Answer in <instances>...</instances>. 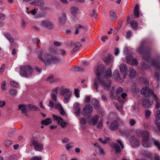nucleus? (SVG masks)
<instances>
[{"instance_id": "nucleus-21", "label": "nucleus", "mask_w": 160, "mask_h": 160, "mask_svg": "<svg viewBox=\"0 0 160 160\" xmlns=\"http://www.w3.org/2000/svg\"><path fill=\"white\" fill-rule=\"evenodd\" d=\"M79 103L75 102L73 105V109L75 111V114L77 116H79L81 112L79 108Z\"/></svg>"}, {"instance_id": "nucleus-61", "label": "nucleus", "mask_w": 160, "mask_h": 160, "mask_svg": "<svg viewBox=\"0 0 160 160\" xmlns=\"http://www.w3.org/2000/svg\"><path fill=\"white\" fill-rule=\"evenodd\" d=\"M114 105L115 107L118 110L121 111V110L122 108L121 106L120 107H119V106L118 105V104L117 103H114Z\"/></svg>"}, {"instance_id": "nucleus-16", "label": "nucleus", "mask_w": 160, "mask_h": 160, "mask_svg": "<svg viewBox=\"0 0 160 160\" xmlns=\"http://www.w3.org/2000/svg\"><path fill=\"white\" fill-rule=\"evenodd\" d=\"M48 106L50 108H54L58 110L62 109V108L61 104L59 103H54L52 100L49 101V103L48 104Z\"/></svg>"}, {"instance_id": "nucleus-28", "label": "nucleus", "mask_w": 160, "mask_h": 160, "mask_svg": "<svg viewBox=\"0 0 160 160\" xmlns=\"http://www.w3.org/2000/svg\"><path fill=\"white\" fill-rule=\"evenodd\" d=\"M26 108V106L20 104L18 106V109L21 110L22 113H26L28 112V110Z\"/></svg>"}, {"instance_id": "nucleus-31", "label": "nucleus", "mask_w": 160, "mask_h": 160, "mask_svg": "<svg viewBox=\"0 0 160 160\" xmlns=\"http://www.w3.org/2000/svg\"><path fill=\"white\" fill-rule=\"evenodd\" d=\"M129 70H130V72L129 76V77L131 78H134L136 75V71L132 67L130 68Z\"/></svg>"}, {"instance_id": "nucleus-33", "label": "nucleus", "mask_w": 160, "mask_h": 160, "mask_svg": "<svg viewBox=\"0 0 160 160\" xmlns=\"http://www.w3.org/2000/svg\"><path fill=\"white\" fill-rule=\"evenodd\" d=\"M134 13L135 15L137 17H138L139 16V6L136 4L135 5L134 9Z\"/></svg>"}, {"instance_id": "nucleus-17", "label": "nucleus", "mask_w": 160, "mask_h": 160, "mask_svg": "<svg viewBox=\"0 0 160 160\" xmlns=\"http://www.w3.org/2000/svg\"><path fill=\"white\" fill-rule=\"evenodd\" d=\"M52 74H50L47 78V81L50 83H55L59 82L60 79L59 78L54 79Z\"/></svg>"}, {"instance_id": "nucleus-10", "label": "nucleus", "mask_w": 160, "mask_h": 160, "mask_svg": "<svg viewBox=\"0 0 160 160\" xmlns=\"http://www.w3.org/2000/svg\"><path fill=\"white\" fill-rule=\"evenodd\" d=\"M68 45L70 47H73V48L72 51H71L72 53H74L75 52L78 50L80 47L81 46V44L80 42H77L75 43L70 42L68 43Z\"/></svg>"}, {"instance_id": "nucleus-37", "label": "nucleus", "mask_w": 160, "mask_h": 160, "mask_svg": "<svg viewBox=\"0 0 160 160\" xmlns=\"http://www.w3.org/2000/svg\"><path fill=\"white\" fill-rule=\"evenodd\" d=\"M78 10V8L76 7H72L70 9L71 13L73 15H76L77 14Z\"/></svg>"}, {"instance_id": "nucleus-46", "label": "nucleus", "mask_w": 160, "mask_h": 160, "mask_svg": "<svg viewBox=\"0 0 160 160\" xmlns=\"http://www.w3.org/2000/svg\"><path fill=\"white\" fill-rule=\"evenodd\" d=\"M10 93L12 97H14L16 95L17 92L15 89H12L10 91Z\"/></svg>"}, {"instance_id": "nucleus-25", "label": "nucleus", "mask_w": 160, "mask_h": 160, "mask_svg": "<svg viewBox=\"0 0 160 160\" xmlns=\"http://www.w3.org/2000/svg\"><path fill=\"white\" fill-rule=\"evenodd\" d=\"M118 123L117 121L114 120L111 123L109 128L112 130H115L118 129Z\"/></svg>"}, {"instance_id": "nucleus-7", "label": "nucleus", "mask_w": 160, "mask_h": 160, "mask_svg": "<svg viewBox=\"0 0 160 160\" xmlns=\"http://www.w3.org/2000/svg\"><path fill=\"white\" fill-rule=\"evenodd\" d=\"M52 56V55L49 53H46L43 55V58L41 54L38 55V57L41 60L44 62L46 65H48L50 64Z\"/></svg>"}, {"instance_id": "nucleus-44", "label": "nucleus", "mask_w": 160, "mask_h": 160, "mask_svg": "<svg viewBox=\"0 0 160 160\" xmlns=\"http://www.w3.org/2000/svg\"><path fill=\"white\" fill-rule=\"evenodd\" d=\"M152 142L154 145L158 148V150L160 151V142L158 141L155 139H153L152 140Z\"/></svg>"}, {"instance_id": "nucleus-24", "label": "nucleus", "mask_w": 160, "mask_h": 160, "mask_svg": "<svg viewBox=\"0 0 160 160\" xmlns=\"http://www.w3.org/2000/svg\"><path fill=\"white\" fill-rule=\"evenodd\" d=\"M61 59L59 58L52 55L50 64L52 63H57L61 62Z\"/></svg>"}, {"instance_id": "nucleus-63", "label": "nucleus", "mask_w": 160, "mask_h": 160, "mask_svg": "<svg viewBox=\"0 0 160 160\" xmlns=\"http://www.w3.org/2000/svg\"><path fill=\"white\" fill-rule=\"evenodd\" d=\"M5 67V64H3L0 68V74H1L2 72L3 71Z\"/></svg>"}, {"instance_id": "nucleus-14", "label": "nucleus", "mask_w": 160, "mask_h": 160, "mask_svg": "<svg viewBox=\"0 0 160 160\" xmlns=\"http://www.w3.org/2000/svg\"><path fill=\"white\" fill-rule=\"evenodd\" d=\"M92 107L89 105H88L83 108L82 114L84 116H87L89 113H92Z\"/></svg>"}, {"instance_id": "nucleus-19", "label": "nucleus", "mask_w": 160, "mask_h": 160, "mask_svg": "<svg viewBox=\"0 0 160 160\" xmlns=\"http://www.w3.org/2000/svg\"><path fill=\"white\" fill-rule=\"evenodd\" d=\"M131 145L133 147H136L139 146L140 144L138 140L134 137H132V139L130 141Z\"/></svg>"}, {"instance_id": "nucleus-4", "label": "nucleus", "mask_w": 160, "mask_h": 160, "mask_svg": "<svg viewBox=\"0 0 160 160\" xmlns=\"http://www.w3.org/2000/svg\"><path fill=\"white\" fill-rule=\"evenodd\" d=\"M33 72L32 68L28 65L22 66L20 67V74L21 76L29 77L32 75Z\"/></svg>"}, {"instance_id": "nucleus-2", "label": "nucleus", "mask_w": 160, "mask_h": 160, "mask_svg": "<svg viewBox=\"0 0 160 160\" xmlns=\"http://www.w3.org/2000/svg\"><path fill=\"white\" fill-rule=\"evenodd\" d=\"M143 84L145 86V87L143 88L141 90L142 94L144 95L145 97H148L153 95L156 103V109H158L160 106L159 100L156 95L154 94L152 90L148 88L149 82L147 79L144 78H141L140 80Z\"/></svg>"}, {"instance_id": "nucleus-22", "label": "nucleus", "mask_w": 160, "mask_h": 160, "mask_svg": "<svg viewBox=\"0 0 160 160\" xmlns=\"http://www.w3.org/2000/svg\"><path fill=\"white\" fill-rule=\"evenodd\" d=\"M30 4L38 6H42L44 5V2L42 0H34L33 2H30Z\"/></svg>"}, {"instance_id": "nucleus-30", "label": "nucleus", "mask_w": 160, "mask_h": 160, "mask_svg": "<svg viewBox=\"0 0 160 160\" xmlns=\"http://www.w3.org/2000/svg\"><path fill=\"white\" fill-rule=\"evenodd\" d=\"M72 95V92H70L67 93L65 96L64 98V102L65 103H67L70 100Z\"/></svg>"}, {"instance_id": "nucleus-18", "label": "nucleus", "mask_w": 160, "mask_h": 160, "mask_svg": "<svg viewBox=\"0 0 160 160\" xmlns=\"http://www.w3.org/2000/svg\"><path fill=\"white\" fill-rule=\"evenodd\" d=\"M153 103L152 100L150 101V100L148 98L145 99L143 100L142 104L143 106L146 108H148L150 106L152 105Z\"/></svg>"}, {"instance_id": "nucleus-29", "label": "nucleus", "mask_w": 160, "mask_h": 160, "mask_svg": "<svg viewBox=\"0 0 160 160\" xmlns=\"http://www.w3.org/2000/svg\"><path fill=\"white\" fill-rule=\"evenodd\" d=\"M94 146L96 147L95 149L96 151L97 152L101 154H104V151L102 148L98 145H97V143L95 144Z\"/></svg>"}, {"instance_id": "nucleus-53", "label": "nucleus", "mask_w": 160, "mask_h": 160, "mask_svg": "<svg viewBox=\"0 0 160 160\" xmlns=\"http://www.w3.org/2000/svg\"><path fill=\"white\" fill-rule=\"evenodd\" d=\"M79 91L78 89H75L74 90V92L75 96L77 98H79L80 97L79 94Z\"/></svg>"}, {"instance_id": "nucleus-27", "label": "nucleus", "mask_w": 160, "mask_h": 160, "mask_svg": "<svg viewBox=\"0 0 160 160\" xmlns=\"http://www.w3.org/2000/svg\"><path fill=\"white\" fill-rule=\"evenodd\" d=\"M28 107L31 111L38 112L40 111V109L36 106L31 104H29L28 105Z\"/></svg>"}, {"instance_id": "nucleus-54", "label": "nucleus", "mask_w": 160, "mask_h": 160, "mask_svg": "<svg viewBox=\"0 0 160 160\" xmlns=\"http://www.w3.org/2000/svg\"><path fill=\"white\" fill-rule=\"evenodd\" d=\"M32 41L33 42L37 45H39L40 43V41L38 38H35L33 39Z\"/></svg>"}, {"instance_id": "nucleus-9", "label": "nucleus", "mask_w": 160, "mask_h": 160, "mask_svg": "<svg viewBox=\"0 0 160 160\" xmlns=\"http://www.w3.org/2000/svg\"><path fill=\"white\" fill-rule=\"evenodd\" d=\"M117 142L118 143H115L113 144V148L118 153L120 152H121V149L124 148V146L120 139H118L117 140Z\"/></svg>"}, {"instance_id": "nucleus-50", "label": "nucleus", "mask_w": 160, "mask_h": 160, "mask_svg": "<svg viewBox=\"0 0 160 160\" xmlns=\"http://www.w3.org/2000/svg\"><path fill=\"white\" fill-rule=\"evenodd\" d=\"M10 85L13 87L17 88L19 86L18 84L16 82L14 81L11 82H10Z\"/></svg>"}, {"instance_id": "nucleus-3", "label": "nucleus", "mask_w": 160, "mask_h": 160, "mask_svg": "<svg viewBox=\"0 0 160 160\" xmlns=\"http://www.w3.org/2000/svg\"><path fill=\"white\" fill-rule=\"evenodd\" d=\"M146 42V40H142L141 42L140 46L137 48V50L139 53L142 55L143 58L148 62L149 60L150 55L152 49L150 47L144 48Z\"/></svg>"}, {"instance_id": "nucleus-60", "label": "nucleus", "mask_w": 160, "mask_h": 160, "mask_svg": "<svg viewBox=\"0 0 160 160\" xmlns=\"http://www.w3.org/2000/svg\"><path fill=\"white\" fill-rule=\"evenodd\" d=\"M154 77L156 79L158 80L160 78L159 73L158 72H155L154 74Z\"/></svg>"}, {"instance_id": "nucleus-36", "label": "nucleus", "mask_w": 160, "mask_h": 160, "mask_svg": "<svg viewBox=\"0 0 160 160\" xmlns=\"http://www.w3.org/2000/svg\"><path fill=\"white\" fill-rule=\"evenodd\" d=\"M114 78L118 81L121 82L122 80L120 77L119 73L117 71H115L113 73Z\"/></svg>"}, {"instance_id": "nucleus-6", "label": "nucleus", "mask_w": 160, "mask_h": 160, "mask_svg": "<svg viewBox=\"0 0 160 160\" xmlns=\"http://www.w3.org/2000/svg\"><path fill=\"white\" fill-rule=\"evenodd\" d=\"M31 140V143L30 146H33L36 151L41 152L42 151L43 148L42 144L39 143L34 137L32 138Z\"/></svg>"}, {"instance_id": "nucleus-62", "label": "nucleus", "mask_w": 160, "mask_h": 160, "mask_svg": "<svg viewBox=\"0 0 160 160\" xmlns=\"http://www.w3.org/2000/svg\"><path fill=\"white\" fill-rule=\"evenodd\" d=\"M42 158L40 157L35 156L32 158L30 160H41Z\"/></svg>"}, {"instance_id": "nucleus-23", "label": "nucleus", "mask_w": 160, "mask_h": 160, "mask_svg": "<svg viewBox=\"0 0 160 160\" xmlns=\"http://www.w3.org/2000/svg\"><path fill=\"white\" fill-rule=\"evenodd\" d=\"M91 103L96 109H98L100 107V104L97 99L94 98L92 99L91 100Z\"/></svg>"}, {"instance_id": "nucleus-35", "label": "nucleus", "mask_w": 160, "mask_h": 160, "mask_svg": "<svg viewBox=\"0 0 160 160\" xmlns=\"http://www.w3.org/2000/svg\"><path fill=\"white\" fill-rule=\"evenodd\" d=\"M104 78H109L112 77V73L110 69H108L105 72L104 74Z\"/></svg>"}, {"instance_id": "nucleus-49", "label": "nucleus", "mask_w": 160, "mask_h": 160, "mask_svg": "<svg viewBox=\"0 0 160 160\" xmlns=\"http://www.w3.org/2000/svg\"><path fill=\"white\" fill-rule=\"evenodd\" d=\"M87 121L85 118H82L80 120V123L82 125H85L86 124Z\"/></svg>"}, {"instance_id": "nucleus-58", "label": "nucleus", "mask_w": 160, "mask_h": 160, "mask_svg": "<svg viewBox=\"0 0 160 160\" xmlns=\"http://www.w3.org/2000/svg\"><path fill=\"white\" fill-rule=\"evenodd\" d=\"M136 123L135 121L133 119H131L129 121V124L131 126H134Z\"/></svg>"}, {"instance_id": "nucleus-34", "label": "nucleus", "mask_w": 160, "mask_h": 160, "mask_svg": "<svg viewBox=\"0 0 160 160\" xmlns=\"http://www.w3.org/2000/svg\"><path fill=\"white\" fill-rule=\"evenodd\" d=\"M111 55L108 54V55L107 57H104L103 58V60L106 64H108L111 61Z\"/></svg>"}, {"instance_id": "nucleus-64", "label": "nucleus", "mask_w": 160, "mask_h": 160, "mask_svg": "<svg viewBox=\"0 0 160 160\" xmlns=\"http://www.w3.org/2000/svg\"><path fill=\"white\" fill-rule=\"evenodd\" d=\"M67 157L65 154H62L60 156V160H67Z\"/></svg>"}, {"instance_id": "nucleus-11", "label": "nucleus", "mask_w": 160, "mask_h": 160, "mask_svg": "<svg viewBox=\"0 0 160 160\" xmlns=\"http://www.w3.org/2000/svg\"><path fill=\"white\" fill-rule=\"evenodd\" d=\"M99 117V116L98 115H96L92 118L90 116H88L87 118V121L90 125L95 126L98 122Z\"/></svg>"}, {"instance_id": "nucleus-43", "label": "nucleus", "mask_w": 160, "mask_h": 160, "mask_svg": "<svg viewBox=\"0 0 160 160\" xmlns=\"http://www.w3.org/2000/svg\"><path fill=\"white\" fill-rule=\"evenodd\" d=\"M109 15L111 19L112 20L115 19L117 18L116 13L113 11H110L109 12Z\"/></svg>"}, {"instance_id": "nucleus-41", "label": "nucleus", "mask_w": 160, "mask_h": 160, "mask_svg": "<svg viewBox=\"0 0 160 160\" xmlns=\"http://www.w3.org/2000/svg\"><path fill=\"white\" fill-rule=\"evenodd\" d=\"M70 92H71L70 91L69 89L62 88L61 89L60 94L62 95H64L66 93L67 94V93H69Z\"/></svg>"}, {"instance_id": "nucleus-52", "label": "nucleus", "mask_w": 160, "mask_h": 160, "mask_svg": "<svg viewBox=\"0 0 160 160\" xmlns=\"http://www.w3.org/2000/svg\"><path fill=\"white\" fill-rule=\"evenodd\" d=\"M66 52V51L62 49H59L58 51L59 53L62 56H64L65 55Z\"/></svg>"}, {"instance_id": "nucleus-42", "label": "nucleus", "mask_w": 160, "mask_h": 160, "mask_svg": "<svg viewBox=\"0 0 160 160\" xmlns=\"http://www.w3.org/2000/svg\"><path fill=\"white\" fill-rule=\"evenodd\" d=\"M132 27L134 29H136L138 26L137 22L136 20L132 21L130 22Z\"/></svg>"}, {"instance_id": "nucleus-39", "label": "nucleus", "mask_w": 160, "mask_h": 160, "mask_svg": "<svg viewBox=\"0 0 160 160\" xmlns=\"http://www.w3.org/2000/svg\"><path fill=\"white\" fill-rule=\"evenodd\" d=\"M57 95V94H56L53 92H52L51 93L50 95L52 99L51 100L53 102H57L58 100Z\"/></svg>"}, {"instance_id": "nucleus-32", "label": "nucleus", "mask_w": 160, "mask_h": 160, "mask_svg": "<svg viewBox=\"0 0 160 160\" xmlns=\"http://www.w3.org/2000/svg\"><path fill=\"white\" fill-rule=\"evenodd\" d=\"M5 38L8 39L11 43H13L14 42V40L12 36L8 33H5L4 34Z\"/></svg>"}, {"instance_id": "nucleus-57", "label": "nucleus", "mask_w": 160, "mask_h": 160, "mask_svg": "<svg viewBox=\"0 0 160 160\" xmlns=\"http://www.w3.org/2000/svg\"><path fill=\"white\" fill-rule=\"evenodd\" d=\"M156 118L157 121L160 119V110L156 112Z\"/></svg>"}, {"instance_id": "nucleus-56", "label": "nucleus", "mask_w": 160, "mask_h": 160, "mask_svg": "<svg viewBox=\"0 0 160 160\" xmlns=\"http://www.w3.org/2000/svg\"><path fill=\"white\" fill-rule=\"evenodd\" d=\"M34 69L39 73H40L42 71V69L37 66H35L34 67Z\"/></svg>"}, {"instance_id": "nucleus-48", "label": "nucleus", "mask_w": 160, "mask_h": 160, "mask_svg": "<svg viewBox=\"0 0 160 160\" xmlns=\"http://www.w3.org/2000/svg\"><path fill=\"white\" fill-rule=\"evenodd\" d=\"M53 118L55 120H56L58 123L60 122V121L62 120V119L60 117H58L55 115H53Z\"/></svg>"}, {"instance_id": "nucleus-45", "label": "nucleus", "mask_w": 160, "mask_h": 160, "mask_svg": "<svg viewBox=\"0 0 160 160\" xmlns=\"http://www.w3.org/2000/svg\"><path fill=\"white\" fill-rule=\"evenodd\" d=\"M124 92V90L121 87H119L116 90L115 93L117 95H119Z\"/></svg>"}, {"instance_id": "nucleus-47", "label": "nucleus", "mask_w": 160, "mask_h": 160, "mask_svg": "<svg viewBox=\"0 0 160 160\" xmlns=\"http://www.w3.org/2000/svg\"><path fill=\"white\" fill-rule=\"evenodd\" d=\"M108 140L109 138L108 137H105L103 139L100 138L99 139V140L103 144H106L108 141Z\"/></svg>"}, {"instance_id": "nucleus-8", "label": "nucleus", "mask_w": 160, "mask_h": 160, "mask_svg": "<svg viewBox=\"0 0 160 160\" xmlns=\"http://www.w3.org/2000/svg\"><path fill=\"white\" fill-rule=\"evenodd\" d=\"M41 25L48 29H52L54 28L53 23L48 20H45L42 21Z\"/></svg>"}, {"instance_id": "nucleus-55", "label": "nucleus", "mask_w": 160, "mask_h": 160, "mask_svg": "<svg viewBox=\"0 0 160 160\" xmlns=\"http://www.w3.org/2000/svg\"><path fill=\"white\" fill-rule=\"evenodd\" d=\"M26 25L25 21L23 20H22L20 25V27L22 29H24Z\"/></svg>"}, {"instance_id": "nucleus-20", "label": "nucleus", "mask_w": 160, "mask_h": 160, "mask_svg": "<svg viewBox=\"0 0 160 160\" xmlns=\"http://www.w3.org/2000/svg\"><path fill=\"white\" fill-rule=\"evenodd\" d=\"M119 68L121 72L123 73L124 75L123 78H125V76L127 74V66L124 64H122L120 65Z\"/></svg>"}, {"instance_id": "nucleus-1", "label": "nucleus", "mask_w": 160, "mask_h": 160, "mask_svg": "<svg viewBox=\"0 0 160 160\" xmlns=\"http://www.w3.org/2000/svg\"><path fill=\"white\" fill-rule=\"evenodd\" d=\"M96 70V80H98V82L101 84L104 90H108L111 87L112 81L108 78H102L103 76L104 68L102 67H98Z\"/></svg>"}, {"instance_id": "nucleus-40", "label": "nucleus", "mask_w": 160, "mask_h": 160, "mask_svg": "<svg viewBox=\"0 0 160 160\" xmlns=\"http://www.w3.org/2000/svg\"><path fill=\"white\" fill-rule=\"evenodd\" d=\"M123 132L126 138L128 137L132 133V130L127 129L123 130Z\"/></svg>"}, {"instance_id": "nucleus-26", "label": "nucleus", "mask_w": 160, "mask_h": 160, "mask_svg": "<svg viewBox=\"0 0 160 160\" xmlns=\"http://www.w3.org/2000/svg\"><path fill=\"white\" fill-rule=\"evenodd\" d=\"M66 15L65 13H63L59 18V23L61 24H64L66 22Z\"/></svg>"}, {"instance_id": "nucleus-51", "label": "nucleus", "mask_w": 160, "mask_h": 160, "mask_svg": "<svg viewBox=\"0 0 160 160\" xmlns=\"http://www.w3.org/2000/svg\"><path fill=\"white\" fill-rule=\"evenodd\" d=\"M98 80H96V77L95 78V81L93 83L94 87L95 89L97 91V92H98L99 90L98 89Z\"/></svg>"}, {"instance_id": "nucleus-12", "label": "nucleus", "mask_w": 160, "mask_h": 160, "mask_svg": "<svg viewBox=\"0 0 160 160\" xmlns=\"http://www.w3.org/2000/svg\"><path fill=\"white\" fill-rule=\"evenodd\" d=\"M160 55H158L157 56L156 59L151 60V63L152 66L158 68H160Z\"/></svg>"}, {"instance_id": "nucleus-38", "label": "nucleus", "mask_w": 160, "mask_h": 160, "mask_svg": "<svg viewBox=\"0 0 160 160\" xmlns=\"http://www.w3.org/2000/svg\"><path fill=\"white\" fill-rule=\"evenodd\" d=\"M52 123L51 120L50 118H47L44 120H42L41 123L43 125H47Z\"/></svg>"}, {"instance_id": "nucleus-15", "label": "nucleus", "mask_w": 160, "mask_h": 160, "mask_svg": "<svg viewBox=\"0 0 160 160\" xmlns=\"http://www.w3.org/2000/svg\"><path fill=\"white\" fill-rule=\"evenodd\" d=\"M126 61L128 63L131 65H137V60L135 59L132 58V57L131 55H128L126 57Z\"/></svg>"}, {"instance_id": "nucleus-5", "label": "nucleus", "mask_w": 160, "mask_h": 160, "mask_svg": "<svg viewBox=\"0 0 160 160\" xmlns=\"http://www.w3.org/2000/svg\"><path fill=\"white\" fill-rule=\"evenodd\" d=\"M137 134L138 135L144 137L142 141V144L144 148L148 147L150 145L148 137L149 136V132L147 131H142L140 130L137 131Z\"/></svg>"}, {"instance_id": "nucleus-13", "label": "nucleus", "mask_w": 160, "mask_h": 160, "mask_svg": "<svg viewBox=\"0 0 160 160\" xmlns=\"http://www.w3.org/2000/svg\"><path fill=\"white\" fill-rule=\"evenodd\" d=\"M75 27V34L76 35L78 34L79 33V32L82 30H83V33H85L84 31L87 29V28L84 26L79 24L76 25Z\"/></svg>"}, {"instance_id": "nucleus-59", "label": "nucleus", "mask_w": 160, "mask_h": 160, "mask_svg": "<svg viewBox=\"0 0 160 160\" xmlns=\"http://www.w3.org/2000/svg\"><path fill=\"white\" fill-rule=\"evenodd\" d=\"M6 82L3 81L2 83L1 89L2 90H5L6 89Z\"/></svg>"}]
</instances>
